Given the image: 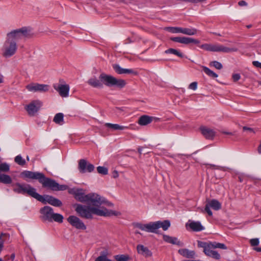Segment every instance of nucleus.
I'll list each match as a JSON object with an SVG mask.
<instances>
[{
    "mask_svg": "<svg viewBox=\"0 0 261 261\" xmlns=\"http://www.w3.org/2000/svg\"><path fill=\"white\" fill-rule=\"evenodd\" d=\"M31 33L30 29L23 27L7 33L2 48L3 56L6 58L13 56L17 49V41L29 37Z\"/></svg>",
    "mask_w": 261,
    "mask_h": 261,
    "instance_id": "nucleus-1",
    "label": "nucleus"
},
{
    "mask_svg": "<svg viewBox=\"0 0 261 261\" xmlns=\"http://www.w3.org/2000/svg\"><path fill=\"white\" fill-rule=\"evenodd\" d=\"M13 190L18 194H27L44 204L46 203L55 206H60L62 202L58 199L49 195L42 196L36 192V190L29 184L16 183L13 185Z\"/></svg>",
    "mask_w": 261,
    "mask_h": 261,
    "instance_id": "nucleus-2",
    "label": "nucleus"
},
{
    "mask_svg": "<svg viewBox=\"0 0 261 261\" xmlns=\"http://www.w3.org/2000/svg\"><path fill=\"white\" fill-rule=\"evenodd\" d=\"M75 211L81 217L87 219H93V214L103 217L117 215L116 212L112 210L109 211L103 206H93L91 207L80 204H76Z\"/></svg>",
    "mask_w": 261,
    "mask_h": 261,
    "instance_id": "nucleus-3",
    "label": "nucleus"
},
{
    "mask_svg": "<svg viewBox=\"0 0 261 261\" xmlns=\"http://www.w3.org/2000/svg\"><path fill=\"white\" fill-rule=\"evenodd\" d=\"M21 175L25 179H38L43 187L49 188L54 191H64L68 188L66 185H60L55 180L46 177L43 173L40 172L25 170L23 171Z\"/></svg>",
    "mask_w": 261,
    "mask_h": 261,
    "instance_id": "nucleus-4",
    "label": "nucleus"
},
{
    "mask_svg": "<svg viewBox=\"0 0 261 261\" xmlns=\"http://www.w3.org/2000/svg\"><path fill=\"white\" fill-rule=\"evenodd\" d=\"M88 84L94 88H102L103 84L108 87L116 86L119 88H123L126 84L124 80L122 79H117L116 77L105 74L104 73L100 74L99 80L96 77L90 79Z\"/></svg>",
    "mask_w": 261,
    "mask_h": 261,
    "instance_id": "nucleus-5",
    "label": "nucleus"
},
{
    "mask_svg": "<svg viewBox=\"0 0 261 261\" xmlns=\"http://www.w3.org/2000/svg\"><path fill=\"white\" fill-rule=\"evenodd\" d=\"M74 197L77 200L85 202L89 205L98 206L104 203H108L109 206L113 205L112 203L108 202L104 197L96 193H91L85 195L82 189L79 190Z\"/></svg>",
    "mask_w": 261,
    "mask_h": 261,
    "instance_id": "nucleus-6",
    "label": "nucleus"
},
{
    "mask_svg": "<svg viewBox=\"0 0 261 261\" xmlns=\"http://www.w3.org/2000/svg\"><path fill=\"white\" fill-rule=\"evenodd\" d=\"M134 226L135 227L143 231L157 233L158 229L161 227L164 230H167L170 226V222L169 220H167L163 221H158L151 222L147 224L135 223L134 224Z\"/></svg>",
    "mask_w": 261,
    "mask_h": 261,
    "instance_id": "nucleus-7",
    "label": "nucleus"
},
{
    "mask_svg": "<svg viewBox=\"0 0 261 261\" xmlns=\"http://www.w3.org/2000/svg\"><path fill=\"white\" fill-rule=\"evenodd\" d=\"M41 218L43 221H47L49 222L55 221L58 223H62L63 216L58 213H54L53 209L49 206H45L40 210Z\"/></svg>",
    "mask_w": 261,
    "mask_h": 261,
    "instance_id": "nucleus-8",
    "label": "nucleus"
},
{
    "mask_svg": "<svg viewBox=\"0 0 261 261\" xmlns=\"http://www.w3.org/2000/svg\"><path fill=\"white\" fill-rule=\"evenodd\" d=\"M200 47L206 51L223 52L225 53L237 51L238 50V49L236 48H229L219 44H213L205 43L200 45Z\"/></svg>",
    "mask_w": 261,
    "mask_h": 261,
    "instance_id": "nucleus-9",
    "label": "nucleus"
},
{
    "mask_svg": "<svg viewBox=\"0 0 261 261\" xmlns=\"http://www.w3.org/2000/svg\"><path fill=\"white\" fill-rule=\"evenodd\" d=\"M212 244L213 245V247H211L210 248H209L205 253V254L215 259H220V254L217 251L214 250L213 249L216 248H220L226 250L227 248L226 246L224 244L216 242H213Z\"/></svg>",
    "mask_w": 261,
    "mask_h": 261,
    "instance_id": "nucleus-10",
    "label": "nucleus"
},
{
    "mask_svg": "<svg viewBox=\"0 0 261 261\" xmlns=\"http://www.w3.org/2000/svg\"><path fill=\"white\" fill-rule=\"evenodd\" d=\"M78 169L81 173H90L94 170V166L86 160L81 159L79 161Z\"/></svg>",
    "mask_w": 261,
    "mask_h": 261,
    "instance_id": "nucleus-11",
    "label": "nucleus"
},
{
    "mask_svg": "<svg viewBox=\"0 0 261 261\" xmlns=\"http://www.w3.org/2000/svg\"><path fill=\"white\" fill-rule=\"evenodd\" d=\"M67 221L73 227L76 229L82 230L86 229V226L84 222L76 216H70L68 218Z\"/></svg>",
    "mask_w": 261,
    "mask_h": 261,
    "instance_id": "nucleus-12",
    "label": "nucleus"
},
{
    "mask_svg": "<svg viewBox=\"0 0 261 261\" xmlns=\"http://www.w3.org/2000/svg\"><path fill=\"white\" fill-rule=\"evenodd\" d=\"M42 105L39 100H34L25 107V110L30 116H34Z\"/></svg>",
    "mask_w": 261,
    "mask_h": 261,
    "instance_id": "nucleus-13",
    "label": "nucleus"
},
{
    "mask_svg": "<svg viewBox=\"0 0 261 261\" xmlns=\"http://www.w3.org/2000/svg\"><path fill=\"white\" fill-rule=\"evenodd\" d=\"M215 211L219 210L221 208V204L216 199H212L208 202L205 205V211L210 216L213 215V213L210 208Z\"/></svg>",
    "mask_w": 261,
    "mask_h": 261,
    "instance_id": "nucleus-14",
    "label": "nucleus"
},
{
    "mask_svg": "<svg viewBox=\"0 0 261 261\" xmlns=\"http://www.w3.org/2000/svg\"><path fill=\"white\" fill-rule=\"evenodd\" d=\"M171 40L173 41L178 42L184 44H189L193 43L195 44H198L200 43V41L198 39H196L191 37H176L171 38Z\"/></svg>",
    "mask_w": 261,
    "mask_h": 261,
    "instance_id": "nucleus-15",
    "label": "nucleus"
},
{
    "mask_svg": "<svg viewBox=\"0 0 261 261\" xmlns=\"http://www.w3.org/2000/svg\"><path fill=\"white\" fill-rule=\"evenodd\" d=\"M49 85L38 83L30 84L27 86V89L31 92H46L49 90Z\"/></svg>",
    "mask_w": 261,
    "mask_h": 261,
    "instance_id": "nucleus-16",
    "label": "nucleus"
},
{
    "mask_svg": "<svg viewBox=\"0 0 261 261\" xmlns=\"http://www.w3.org/2000/svg\"><path fill=\"white\" fill-rule=\"evenodd\" d=\"M54 88L59 92L60 95L63 97H68L70 90L69 86L67 84H54Z\"/></svg>",
    "mask_w": 261,
    "mask_h": 261,
    "instance_id": "nucleus-17",
    "label": "nucleus"
},
{
    "mask_svg": "<svg viewBox=\"0 0 261 261\" xmlns=\"http://www.w3.org/2000/svg\"><path fill=\"white\" fill-rule=\"evenodd\" d=\"M186 226L189 227L193 231L199 232L204 230V227L199 221H194L189 220L188 223H186Z\"/></svg>",
    "mask_w": 261,
    "mask_h": 261,
    "instance_id": "nucleus-18",
    "label": "nucleus"
},
{
    "mask_svg": "<svg viewBox=\"0 0 261 261\" xmlns=\"http://www.w3.org/2000/svg\"><path fill=\"white\" fill-rule=\"evenodd\" d=\"M113 68L115 70V71L119 74H136V72H135L132 69H125L123 68L120 66L119 65L117 64H114L112 65Z\"/></svg>",
    "mask_w": 261,
    "mask_h": 261,
    "instance_id": "nucleus-19",
    "label": "nucleus"
},
{
    "mask_svg": "<svg viewBox=\"0 0 261 261\" xmlns=\"http://www.w3.org/2000/svg\"><path fill=\"white\" fill-rule=\"evenodd\" d=\"M137 252L146 257H150L152 256L151 251L146 247L143 245H138L137 246Z\"/></svg>",
    "mask_w": 261,
    "mask_h": 261,
    "instance_id": "nucleus-20",
    "label": "nucleus"
},
{
    "mask_svg": "<svg viewBox=\"0 0 261 261\" xmlns=\"http://www.w3.org/2000/svg\"><path fill=\"white\" fill-rule=\"evenodd\" d=\"M153 119L157 121L159 120V118L149 116L148 115H143L139 118L138 120V123L140 125H146L150 123Z\"/></svg>",
    "mask_w": 261,
    "mask_h": 261,
    "instance_id": "nucleus-21",
    "label": "nucleus"
},
{
    "mask_svg": "<svg viewBox=\"0 0 261 261\" xmlns=\"http://www.w3.org/2000/svg\"><path fill=\"white\" fill-rule=\"evenodd\" d=\"M163 240L167 243H171L174 245H177L179 246H182L183 243L178 240L176 237H170L168 235L164 234L163 236Z\"/></svg>",
    "mask_w": 261,
    "mask_h": 261,
    "instance_id": "nucleus-22",
    "label": "nucleus"
},
{
    "mask_svg": "<svg viewBox=\"0 0 261 261\" xmlns=\"http://www.w3.org/2000/svg\"><path fill=\"white\" fill-rule=\"evenodd\" d=\"M202 134L207 139H213L215 136V132L214 130L206 127L200 128Z\"/></svg>",
    "mask_w": 261,
    "mask_h": 261,
    "instance_id": "nucleus-23",
    "label": "nucleus"
},
{
    "mask_svg": "<svg viewBox=\"0 0 261 261\" xmlns=\"http://www.w3.org/2000/svg\"><path fill=\"white\" fill-rule=\"evenodd\" d=\"M178 252L180 255L188 258H193L195 256V252L194 251L190 250L187 248L180 249L178 250Z\"/></svg>",
    "mask_w": 261,
    "mask_h": 261,
    "instance_id": "nucleus-24",
    "label": "nucleus"
},
{
    "mask_svg": "<svg viewBox=\"0 0 261 261\" xmlns=\"http://www.w3.org/2000/svg\"><path fill=\"white\" fill-rule=\"evenodd\" d=\"M213 242H204L198 241L197 242L198 247L199 248H203V252L205 253L206 251L210 248L211 247H213Z\"/></svg>",
    "mask_w": 261,
    "mask_h": 261,
    "instance_id": "nucleus-25",
    "label": "nucleus"
},
{
    "mask_svg": "<svg viewBox=\"0 0 261 261\" xmlns=\"http://www.w3.org/2000/svg\"><path fill=\"white\" fill-rule=\"evenodd\" d=\"M197 33V30L195 28H181V33L183 34L192 36L196 34Z\"/></svg>",
    "mask_w": 261,
    "mask_h": 261,
    "instance_id": "nucleus-26",
    "label": "nucleus"
},
{
    "mask_svg": "<svg viewBox=\"0 0 261 261\" xmlns=\"http://www.w3.org/2000/svg\"><path fill=\"white\" fill-rule=\"evenodd\" d=\"M105 125L114 130H123L128 128L127 126L120 125L118 124H112L110 123H106Z\"/></svg>",
    "mask_w": 261,
    "mask_h": 261,
    "instance_id": "nucleus-27",
    "label": "nucleus"
},
{
    "mask_svg": "<svg viewBox=\"0 0 261 261\" xmlns=\"http://www.w3.org/2000/svg\"><path fill=\"white\" fill-rule=\"evenodd\" d=\"M56 124L63 125L64 124V115L63 113H59L55 115L54 120Z\"/></svg>",
    "mask_w": 261,
    "mask_h": 261,
    "instance_id": "nucleus-28",
    "label": "nucleus"
},
{
    "mask_svg": "<svg viewBox=\"0 0 261 261\" xmlns=\"http://www.w3.org/2000/svg\"><path fill=\"white\" fill-rule=\"evenodd\" d=\"M108 252L107 250H105L100 252V255L97 257L95 261H112L111 259L108 258L107 255Z\"/></svg>",
    "mask_w": 261,
    "mask_h": 261,
    "instance_id": "nucleus-29",
    "label": "nucleus"
},
{
    "mask_svg": "<svg viewBox=\"0 0 261 261\" xmlns=\"http://www.w3.org/2000/svg\"><path fill=\"white\" fill-rule=\"evenodd\" d=\"M0 182L5 184H9L12 182V179L8 175L0 174Z\"/></svg>",
    "mask_w": 261,
    "mask_h": 261,
    "instance_id": "nucleus-30",
    "label": "nucleus"
},
{
    "mask_svg": "<svg viewBox=\"0 0 261 261\" xmlns=\"http://www.w3.org/2000/svg\"><path fill=\"white\" fill-rule=\"evenodd\" d=\"M165 53L167 54H173V55H175L180 58L184 57V55L181 52H180L178 50L175 49L174 48H171L168 49L165 51Z\"/></svg>",
    "mask_w": 261,
    "mask_h": 261,
    "instance_id": "nucleus-31",
    "label": "nucleus"
},
{
    "mask_svg": "<svg viewBox=\"0 0 261 261\" xmlns=\"http://www.w3.org/2000/svg\"><path fill=\"white\" fill-rule=\"evenodd\" d=\"M203 71L208 76L210 77L216 78L218 77V74L216 73L215 72H213L212 70L208 68L203 66Z\"/></svg>",
    "mask_w": 261,
    "mask_h": 261,
    "instance_id": "nucleus-32",
    "label": "nucleus"
},
{
    "mask_svg": "<svg viewBox=\"0 0 261 261\" xmlns=\"http://www.w3.org/2000/svg\"><path fill=\"white\" fill-rule=\"evenodd\" d=\"M14 161L18 165L22 166H24L26 163L25 160L23 159L21 155L20 154L15 156Z\"/></svg>",
    "mask_w": 261,
    "mask_h": 261,
    "instance_id": "nucleus-33",
    "label": "nucleus"
},
{
    "mask_svg": "<svg viewBox=\"0 0 261 261\" xmlns=\"http://www.w3.org/2000/svg\"><path fill=\"white\" fill-rule=\"evenodd\" d=\"M180 27H166L165 30L172 33H181Z\"/></svg>",
    "mask_w": 261,
    "mask_h": 261,
    "instance_id": "nucleus-34",
    "label": "nucleus"
},
{
    "mask_svg": "<svg viewBox=\"0 0 261 261\" xmlns=\"http://www.w3.org/2000/svg\"><path fill=\"white\" fill-rule=\"evenodd\" d=\"M116 261H127L129 259V256L127 255H117L115 256Z\"/></svg>",
    "mask_w": 261,
    "mask_h": 261,
    "instance_id": "nucleus-35",
    "label": "nucleus"
},
{
    "mask_svg": "<svg viewBox=\"0 0 261 261\" xmlns=\"http://www.w3.org/2000/svg\"><path fill=\"white\" fill-rule=\"evenodd\" d=\"M97 170L98 173L102 175H107L108 173V168L103 166H98L97 168Z\"/></svg>",
    "mask_w": 261,
    "mask_h": 261,
    "instance_id": "nucleus-36",
    "label": "nucleus"
},
{
    "mask_svg": "<svg viewBox=\"0 0 261 261\" xmlns=\"http://www.w3.org/2000/svg\"><path fill=\"white\" fill-rule=\"evenodd\" d=\"M10 170V166L6 163H3L0 164V172H7Z\"/></svg>",
    "mask_w": 261,
    "mask_h": 261,
    "instance_id": "nucleus-37",
    "label": "nucleus"
},
{
    "mask_svg": "<svg viewBox=\"0 0 261 261\" xmlns=\"http://www.w3.org/2000/svg\"><path fill=\"white\" fill-rule=\"evenodd\" d=\"M210 65L215 67L217 69H221L223 67L222 64L216 61L211 62Z\"/></svg>",
    "mask_w": 261,
    "mask_h": 261,
    "instance_id": "nucleus-38",
    "label": "nucleus"
},
{
    "mask_svg": "<svg viewBox=\"0 0 261 261\" xmlns=\"http://www.w3.org/2000/svg\"><path fill=\"white\" fill-rule=\"evenodd\" d=\"M249 242L251 246L255 247L259 245V240L258 238H254L250 239Z\"/></svg>",
    "mask_w": 261,
    "mask_h": 261,
    "instance_id": "nucleus-39",
    "label": "nucleus"
},
{
    "mask_svg": "<svg viewBox=\"0 0 261 261\" xmlns=\"http://www.w3.org/2000/svg\"><path fill=\"white\" fill-rule=\"evenodd\" d=\"M197 82H192L189 85L188 88L193 90H196L197 88Z\"/></svg>",
    "mask_w": 261,
    "mask_h": 261,
    "instance_id": "nucleus-40",
    "label": "nucleus"
},
{
    "mask_svg": "<svg viewBox=\"0 0 261 261\" xmlns=\"http://www.w3.org/2000/svg\"><path fill=\"white\" fill-rule=\"evenodd\" d=\"M207 165H208L211 168H213L216 169L225 170V168L223 167L216 166V165H213V164H208Z\"/></svg>",
    "mask_w": 261,
    "mask_h": 261,
    "instance_id": "nucleus-41",
    "label": "nucleus"
},
{
    "mask_svg": "<svg viewBox=\"0 0 261 261\" xmlns=\"http://www.w3.org/2000/svg\"><path fill=\"white\" fill-rule=\"evenodd\" d=\"M79 189H75V188L70 189L69 190V193L70 194H73L75 197Z\"/></svg>",
    "mask_w": 261,
    "mask_h": 261,
    "instance_id": "nucleus-42",
    "label": "nucleus"
},
{
    "mask_svg": "<svg viewBox=\"0 0 261 261\" xmlns=\"http://www.w3.org/2000/svg\"><path fill=\"white\" fill-rule=\"evenodd\" d=\"M241 78L240 74L239 73H236L232 75V79L234 82L239 81Z\"/></svg>",
    "mask_w": 261,
    "mask_h": 261,
    "instance_id": "nucleus-43",
    "label": "nucleus"
},
{
    "mask_svg": "<svg viewBox=\"0 0 261 261\" xmlns=\"http://www.w3.org/2000/svg\"><path fill=\"white\" fill-rule=\"evenodd\" d=\"M252 64L254 66L261 69V63L259 62L255 61L252 62Z\"/></svg>",
    "mask_w": 261,
    "mask_h": 261,
    "instance_id": "nucleus-44",
    "label": "nucleus"
},
{
    "mask_svg": "<svg viewBox=\"0 0 261 261\" xmlns=\"http://www.w3.org/2000/svg\"><path fill=\"white\" fill-rule=\"evenodd\" d=\"M239 5L240 6H247V3L244 1H241L238 3Z\"/></svg>",
    "mask_w": 261,
    "mask_h": 261,
    "instance_id": "nucleus-45",
    "label": "nucleus"
},
{
    "mask_svg": "<svg viewBox=\"0 0 261 261\" xmlns=\"http://www.w3.org/2000/svg\"><path fill=\"white\" fill-rule=\"evenodd\" d=\"M119 176L118 172L116 170H114L113 172V177L115 178H117Z\"/></svg>",
    "mask_w": 261,
    "mask_h": 261,
    "instance_id": "nucleus-46",
    "label": "nucleus"
},
{
    "mask_svg": "<svg viewBox=\"0 0 261 261\" xmlns=\"http://www.w3.org/2000/svg\"><path fill=\"white\" fill-rule=\"evenodd\" d=\"M203 1V0H191L190 3H197L201 2Z\"/></svg>",
    "mask_w": 261,
    "mask_h": 261,
    "instance_id": "nucleus-47",
    "label": "nucleus"
},
{
    "mask_svg": "<svg viewBox=\"0 0 261 261\" xmlns=\"http://www.w3.org/2000/svg\"><path fill=\"white\" fill-rule=\"evenodd\" d=\"M243 129L244 130H250V131H253V130H252V129L251 128L247 127L246 126H244Z\"/></svg>",
    "mask_w": 261,
    "mask_h": 261,
    "instance_id": "nucleus-48",
    "label": "nucleus"
},
{
    "mask_svg": "<svg viewBox=\"0 0 261 261\" xmlns=\"http://www.w3.org/2000/svg\"><path fill=\"white\" fill-rule=\"evenodd\" d=\"M253 249L257 252H261V247H254Z\"/></svg>",
    "mask_w": 261,
    "mask_h": 261,
    "instance_id": "nucleus-49",
    "label": "nucleus"
},
{
    "mask_svg": "<svg viewBox=\"0 0 261 261\" xmlns=\"http://www.w3.org/2000/svg\"><path fill=\"white\" fill-rule=\"evenodd\" d=\"M257 151L259 153H260V154L261 153V141H260V143L258 147Z\"/></svg>",
    "mask_w": 261,
    "mask_h": 261,
    "instance_id": "nucleus-50",
    "label": "nucleus"
},
{
    "mask_svg": "<svg viewBox=\"0 0 261 261\" xmlns=\"http://www.w3.org/2000/svg\"><path fill=\"white\" fill-rule=\"evenodd\" d=\"M15 255L14 253H12L11 254V256H10V258L13 260L14 259H15Z\"/></svg>",
    "mask_w": 261,
    "mask_h": 261,
    "instance_id": "nucleus-51",
    "label": "nucleus"
},
{
    "mask_svg": "<svg viewBox=\"0 0 261 261\" xmlns=\"http://www.w3.org/2000/svg\"><path fill=\"white\" fill-rule=\"evenodd\" d=\"M3 76L2 75H0V83H3Z\"/></svg>",
    "mask_w": 261,
    "mask_h": 261,
    "instance_id": "nucleus-52",
    "label": "nucleus"
},
{
    "mask_svg": "<svg viewBox=\"0 0 261 261\" xmlns=\"http://www.w3.org/2000/svg\"><path fill=\"white\" fill-rule=\"evenodd\" d=\"M223 133L226 135H232V134L230 132H223Z\"/></svg>",
    "mask_w": 261,
    "mask_h": 261,
    "instance_id": "nucleus-53",
    "label": "nucleus"
},
{
    "mask_svg": "<svg viewBox=\"0 0 261 261\" xmlns=\"http://www.w3.org/2000/svg\"><path fill=\"white\" fill-rule=\"evenodd\" d=\"M213 34H215L216 35H217V36H221V35L220 34H219V33H212Z\"/></svg>",
    "mask_w": 261,
    "mask_h": 261,
    "instance_id": "nucleus-54",
    "label": "nucleus"
},
{
    "mask_svg": "<svg viewBox=\"0 0 261 261\" xmlns=\"http://www.w3.org/2000/svg\"><path fill=\"white\" fill-rule=\"evenodd\" d=\"M239 181L240 182H242L243 181V179L241 177H239Z\"/></svg>",
    "mask_w": 261,
    "mask_h": 261,
    "instance_id": "nucleus-55",
    "label": "nucleus"
},
{
    "mask_svg": "<svg viewBox=\"0 0 261 261\" xmlns=\"http://www.w3.org/2000/svg\"><path fill=\"white\" fill-rule=\"evenodd\" d=\"M135 233L136 234H141V233L139 231H137V230H136Z\"/></svg>",
    "mask_w": 261,
    "mask_h": 261,
    "instance_id": "nucleus-56",
    "label": "nucleus"
},
{
    "mask_svg": "<svg viewBox=\"0 0 261 261\" xmlns=\"http://www.w3.org/2000/svg\"><path fill=\"white\" fill-rule=\"evenodd\" d=\"M60 82L61 83H63L64 82V80H60Z\"/></svg>",
    "mask_w": 261,
    "mask_h": 261,
    "instance_id": "nucleus-57",
    "label": "nucleus"
},
{
    "mask_svg": "<svg viewBox=\"0 0 261 261\" xmlns=\"http://www.w3.org/2000/svg\"><path fill=\"white\" fill-rule=\"evenodd\" d=\"M27 159L28 161H29V160H30L29 157L28 155L27 156Z\"/></svg>",
    "mask_w": 261,
    "mask_h": 261,
    "instance_id": "nucleus-58",
    "label": "nucleus"
},
{
    "mask_svg": "<svg viewBox=\"0 0 261 261\" xmlns=\"http://www.w3.org/2000/svg\"><path fill=\"white\" fill-rule=\"evenodd\" d=\"M0 261H5V260H3L2 258H0Z\"/></svg>",
    "mask_w": 261,
    "mask_h": 261,
    "instance_id": "nucleus-59",
    "label": "nucleus"
}]
</instances>
